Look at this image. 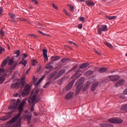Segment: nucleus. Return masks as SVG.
Instances as JSON below:
<instances>
[{
    "instance_id": "obj_38",
    "label": "nucleus",
    "mask_w": 127,
    "mask_h": 127,
    "mask_svg": "<svg viewBox=\"0 0 127 127\" xmlns=\"http://www.w3.org/2000/svg\"><path fill=\"white\" fill-rule=\"evenodd\" d=\"M77 65H75L73 67H72V69H70L69 70H68V72H71V71H73V70H74L75 71V70H76V69H77Z\"/></svg>"
},
{
    "instance_id": "obj_51",
    "label": "nucleus",
    "mask_w": 127,
    "mask_h": 127,
    "mask_svg": "<svg viewBox=\"0 0 127 127\" xmlns=\"http://www.w3.org/2000/svg\"><path fill=\"white\" fill-rule=\"evenodd\" d=\"M89 86H90V82H88L86 83V88H89Z\"/></svg>"
},
{
    "instance_id": "obj_48",
    "label": "nucleus",
    "mask_w": 127,
    "mask_h": 127,
    "mask_svg": "<svg viewBox=\"0 0 127 127\" xmlns=\"http://www.w3.org/2000/svg\"><path fill=\"white\" fill-rule=\"evenodd\" d=\"M53 7H54L56 9H58V7L55 5V4L52 3Z\"/></svg>"
},
{
    "instance_id": "obj_21",
    "label": "nucleus",
    "mask_w": 127,
    "mask_h": 127,
    "mask_svg": "<svg viewBox=\"0 0 127 127\" xmlns=\"http://www.w3.org/2000/svg\"><path fill=\"white\" fill-rule=\"evenodd\" d=\"M89 65H90L89 64V63H85L82 64L81 65H80L79 67L81 69H84L85 68H87V67H88V66H89Z\"/></svg>"
},
{
    "instance_id": "obj_13",
    "label": "nucleus",
    "mask_w": 127,
    "mask_h": 127,
    "mask_svg": "<svg viewBox=\"0 0 127 127\" xmlns=\"http://www.w3.org/2000/svg\"><path fill=\"white\" fill-rule=\"evenodd\" d=\"M65 72H66V70H65V69L61 70L59 72L58 75L55 77V79L56 80V79H58V78H60V77H61L62 75H63V74L65 73Z\"/></svg>"
},
{
    "instance_id": "obj_24",
    "label": "nucleus",
    "mask_w": 127,
    "mask_h": 127,
    "mask_svg": "<svg viewBox=\"0 0 127 127\" xmlns=\"http://www.w3.org/2000/svg\"><path fill=\"white\" fill-rule=\"evenodd\" d=\"M11 87L13 89H15V88H18V87H19V83L18 82L13 83L11 84Z\"/></svg>"
},
{
    "instance_id": "obj_34",
    "label": "nucleus",
    "mask_w": 127,
    "mask_h": 127,
    "mask_svg": "<svg viewBox=\"0 0 127 127\" xmlns=\"http://www.w3.org/2000/svg\"><path fill=\"white\" fill-rule=\"evenodd\" d=\"M105 44H106V45L108 46V47H109L110 48H113V46L111 44L109 43L108 42H105Z\"/></svg>"
},
{
    "instance_id": "obj_15",
    "label": "nucleus",
    "mask_w": 127,
    "mask_h": 127,
    "mask_svg": "<svg viewBox=\"0 0 127 127\" xmlns=\"http://www.w3.org/2000/svg\"><path fill=\"white\" fill-rule=\"evenodd\" d=\"M98 85H99L98 82H94L91 86V91H95V90L97 89V87H98Z\"/></svg>"
},
{
    "instance_id": "obj_62",
    "label": "nucleus",
    "mask_w": 127,
    "mask_h": 127,
    "mask_svg": "<svg viewBox=\"0 0 127 127\" xmlns=\"http://www.w3.org/2000/svg\"><path fill=\"white\" fill-rule=\"evenodd\" d=\"M18 93H16V94H15V97H17L18 96Z\"/></svg>"
},
{
    "instance_id": "obj_61",
    "label": "nucleus",
    "mask_w": 127,
    "mask_h": 127,
    "mask_svg": "<svg viewBox=\"0 0 127 127\" xmlns=\"http://www.w3.org/2000/svg\"><path fill=\"white\" fill-rule=\"evenodd\" d=\"M62 82V79H60L59 80V84H60V83H61Z\"/></svg>"
},
{
    "instance_id": "obj_57",
    "label": "nucleus",
    "mask_w": 127,
    "mask_h": 127,
    "mask_svg": "<svg viewBox=\"0 0 127 127\" xmlns=\"http://www.w3.org/2000/svg\"><path fill=\"white\" fill-rule=\"evenodd\" d=\"M117 16H111V19H116Z\"/></svg>"
},
{
    "instance_id": "obj_14",
    "label": "nucleus",
    "mask_w": 127,
    "mask_h": 127,
    "mask_svg": "<svg viewBox=\"0 0 127 127\" xmlns=\"http://www.w3.org/2000/svg\"><path fill=\"white\" fill-rule=\"evenodd\" d=\"M73 95H74V93L73 92H69L65 96V99L66 100H70V99H72L73 97Z\"/></svg>"
},
{
    "instance_id": "obj_30",
    "label": "nucleus",
    "mask_w": 127,
    "mask_h": 127,
    "mask_svg": "<svg viewBox=\"0 0 127 127\" xmlns=\"http://www.w3.org/2000/svg\"><path fill=\"white\" fill-rule=\"evenodd\" d=\"M9 15L12 19H14V18H15V14L12 13H9Z\"/></svg>"
},
{
    "instance_id": "obj_5",
    "label": "nucleus",
    "mask_w": 127,
    "mask_h": 127,
    "mask_svg": "<svg viewBox=\"0 0 127 127\" xmlns=\"http://www.w3.org/2000/svg\"><path fill=\"white\" fill-rule=\"evenodd\" d=\"M97 28L99 35L102 34V31H108V28L106 25H98Z\"/></svg>"
},
{
    "instance_id": "obj_2",
    "label": "nucleus",
    "mask_w": 127,
    "mask_h": 127,
    "mask_svg": "<svg viewBox=\"0 0 127 127\" xmlns=\"http://www.w3.org/2000/svg\"><path fill=\"white\" fill-rule=\"evenodd\" d=\"M20 103V100L19 99H18L17 100L15 99H12L11 100V104L10 106L8 107L9 110H11L12 112H10L9 113V116H4L3 117H2L1 118V120L2 121H7V120H8L10 117H11V115H12V113L16 110V108L17 107V106H18V104Z\"/></svg>"
},
{
    "instance_id": "obj_16",
    "label": "nucleus",
    "mask_w": 127,
    "mask_h": 127,
    "mask_svg": "<svg viewBox=\"0 0 127 127\" xmlns=\"http://www.w3.org/2000/svg\"><path fill=\"white\" fill-rule=\"evenodd\" d=\"M82 73H80V71H77L73 76V80H76V79H78L80 76H81Z\"/></svg>"
},
{
    "instance_id": "obj_40",
    "label": "nucleus",
    "mask_w": 127,
    "mask_h": 127,
    "mask_svg": "<svg viewBox=\"0 0 127 127\" xmlns=\"http://www.w3.org/2000/svg\"><path fill=\"white\" fill-rule=\"evenodd\" d=\"M0 33L1 36H4V31L2 29H1Z\"/></svg>"
},
{
    "instance_id": "obj_10",
    "label": "nucleus",
    "mask_w": 127,
    "mask_h": 127,
    "mask_svg": "<svg viewBox=\"0 0 127 127\" xmlns=\"http://www.w3.org/2000/svg\"><path fill=\"white\" fill-rule=\"evenodd\" d=\"M44 78H45V75H44L38 81V82L36 84V87L35 88L34 90H33V91H35V90H37L39 89V92L40 90V88H39V87H38V85H39V84H40V82H41V81H42V80H43V79H44Z\"/></svg>"
},
{
    "instance_id": "obj_12",
    "label": "nucleus",
    "mask_w": 127,
    "mask_h": 127,
    "mask_svg": "<svg viewBox=\"0 0 127 127\" xmlns=\"http://www.w3.org/2000/svg\"><path fill=\"white\" fill-rule=\"evenodd\" d=\"M124 84H125V79H120L115 84V86L120 87V86H123Z\"/></svg>"
},
{
    "instance_id": "obj_20",
    "label": "nucleus",
    "mask_w": 127,
    "mask_h": 127,
    "mask_svg": "<svg viewBox=\"0 0 127 127\" xmlns=\"http://www.w3.org/2000/svg\"><path fill=\"white\" fill-rule=\"evenodd\" d=\"M100 127H114V125L109 124H102L100 125Z\"/></svg>"
},
{
    "instance_id": "obj_54",
    "label": "nucleus",
    "mask_w": 127,
    "mask_h": 127,
    "mask_svg": "<svg viewBox=\"0 0 127 127\" xmlns=\"http://www.w3.org/2000/svg\"><path fill=\"white\" fill-rule=\"evenodd\" d=\"M123 94L124 95H127V89L124 91Z\"/></svg>"
},
{
    "instance_id": "obj_26",
    "label": "nucleus",
    "mask_w": 127,
    "mask_h": 127,
    "mask_svg": "<svg viewBox=\"0 0 127 127\" xmlns=\"http://www.w3.org/2000/svg\"><path fill=\"white\" fill-rule=\"evenodd\" d=\"M86 4L87 5H95V3L92 1H86Z\"/></svg>"
},
{
    "instance_id": "obj_8",
    "label": "nucleus",
    "mask_w": 127,
    "mask_h": 127,
    "mask_svg": "<svg viewBox=\"0 0 127 127\" xmlns=\"http://www.w3.org/2000/svg\"><path fill=\"white\" fill-rule=\"evenodd\" d=\"M84 80L85 78L84 77L80 78L78 81L75 83V87L76 88H79V87L84 83Z\"/></svg>"
},
{
    "instance_id": "obj_3",
    "label": "nucleus",
    "mask_w": 127,
    "mask_h": 127,
    "mask_svg": "<svg viewBox=\"0 0 127 127\" xmlns=\"http://www.w3.org/2000/svg\"><path fill=\"white\" fill-rule=\"evenodd\" d=\"M13 60H14V58L12 57L11 59H10L9 57H8L2 62L1 64L2 67H4V66L7 64V61H8V65H12V67H11V70H14V69L16 67L17 65V62H13Z\"/></svg>"
},
{
    "instance_id": "obj_9",
    "label": "nucleus",
    "mask_w": 127,
    "mask_h": 127,
    "mask_svg": "<svg viewBox=\"0 0 127 127\" xmlns=\"http://www.w3.org/2000/svg\"><path fill=\"white\" fill-rule=\"evenodd\" d=\"M74 83H75V79H72L66 86V91H69L73 87Z\"/></svg>"
},
{
    "instance_id": "obj_31",
    "label": "nucleus",
    "mask_w": 127,
    "mask_h": 127,
    "mask_svg": "<svg viewBox=\"0 0 127 127\" xmlns=\"http://www.w3.org/2000/svg\"><path fill=\"white\" fill-rule=\"evenodd\" d=\"M28 36L30 37H34L35 38H37V37H38V36L33 34H29Z\"/></svg>"
},
{
    "instance_id": "obj_1",
    "label": "nucleus",
    "mask_w": 127,
    "mask_h": 127,
    "mask_svg": "<svg viewBox=\"0 0 127 127\" xmlns=\"http://www.w3.org/2000/svg\"><path fill=\"white\" fill-rule=\"evenodd\" d=\"M39 92V89L37 90H33L31 92V96L29 98L28 103L31 106L30 108L31 112L34 111V105L40 100L39 95H38Z\"/></svg>"
},
{
    "instance_id": "obj_64",
    "label": "nucleus",
    "mask_w": 127,
    "mask_h": 127,
    "mask_svg": "<svg viewBox=\"0 0 127 127\" xmlns=\"http://www.w3.org/2000/svg\"><path fill=\"white\" fill-rule=\"evenodd\" d=\"M30 8L31 9H32V8H33V7L31 6V7H30Z\"/></svg>"
},
{
    "instance_id": "obj_63",
    "label": "nucleus",
    "mask_w": 127,
    "mask_h": 127,
    "mask_svg": "<svg viewBox=\"0 0 127 127\" xmlns=\"http://www.w3.org/2000/svg\"><path fill=\"white\" fill-rule=\"evenodd\" d=\"M34 116H37V113H34Z\"/></svg>"
},
{
    "instance_id": "obj_28",
    "label": "nucleus",
    "mask_w": 127,
    "mask_h": 127,
    "mask_svg": "<svg viewBox=\"0 0 127 127\" xmlns=\"http://www.w3.org/2000/svg\"><path fill=\"white\" fill-rule=\"evenodd\" d=\"M70 59L69 58H63L61 60L62 63H66L67 61H69Z\"/></svg>"
},
{
    "instance_id": "obj_36",
    "label": "nucleus",
    "mask_w": 127,
    "mask_h": 127,
    "mask_svg": "<svg viewBox=\"0 0 127 127\" xmlns=\"http://www.w3.org/2000/svg\"><path fill=\"white\" fill-rule=\"evenodd\" d=\"M38 32L39 33H40L42 35H44V36H49V35L43 33L42 31H38Z\"/></svg>"
},
{
    "instance_id": "obj_60",
    "label": "nucleus",
    "mask_w": 127,
    "mask_h": 127,
    "mask_svg": "<svg viewBox=\"0 0 127 127\" xmlns=\"http://www.w3.org/2000/svg\"><path fill=\"white\" fill-rule=\"evenodd\" d=\"M95 53H96V54H98V55H100V53L98 52V51L95 50Z\"/></svg>"
},
{
    "instance_id": "obj_18",
    "label": "nucleus",
    "mask_w": 127,
    "mask_h": 127,
    "mask_svg": "<svg viewBox=\"0 0 127 127\" xmlns=\"http://www.w3.org/2000/svg\"><path fill=\"white\" fill-rule=\"evenodd\" d=\"M51 59L53 62L55 61H58V60H60V57L59 56H52Z\"/></svg>"
},
{
    "instance_id": "obj_29",
    "label": "nucleus",
    "mask_w": 127,
    "mask_h": 127,
    "mask_svg": "<svg viewBox=\"0 0 127 127\" xmlns=\"http://www.w3.org/2000/svg\"><path fill=\"white\" fill-rule=\"evenodd\" d=\"M67 6H69L70 11H71L72 12H73V11H74V6H73V5H72L70 4H67Z\"/></svg>"
},
{
    "instance_id": "obj_43",
    "label": "nucleus",
    "mask_w": 127,
    "mask_h": 127,
    "mask_svg": "<svg viewBox=\"0 0 127 127\" xmlns=\"http://www.w3.org/2000/svg\"><path fill=\"white\" fill-rule=\"evenodd\" d=\"M2 51H4V49L3 48H1V47H0V54H1L2 53Z\"/></svg>"
},
{
    "instance_id": "obj_52",
    "label": "nucleus",
    "mask_w": 127,
    "mask_h": 127,
    "mask_svg": "<svg viewBox=\"0 0 127 127\" xmlns=\"http://www.w3.org/2000/svg\"><path fill=\"white\" fill-rule=\"evenodd\" d=\"M29 72H30V68H29V69H28L27 70L26 72V74H27V75L29 73Z\"/></svg>"
},
{
    "instance_id": "obj_50",
    "label": "nucleus",
    "mask_w": 127,
    "mask_h": 127,
    "mask_svg": "<svg viewBox=\"0 0 127 127\" xmlns=\"http://www.w3.org/2000/svg\"><path fill=\"white\" fill-rule=\"evenodd\" d=\"M82 27H83V25H82V24L78 25V28L79 29H82Z\"/></svg>"
},
{
    "instance_id": "obj_49",
    "label": "nucleus",
    "mask_w": 127,
    "mask_h": 127,
    "mask_svg": "<svg viewBox=\"0 0 127 127\" xmlns=\"http://www.w3.org/2000/svg\"><path fill=\"white\" fill-rule=\"evenodd\" d=\"M11 22H13V23H14L15 24L17 23V22L14 20H10Z\"/></svg>"
},
{
    "instance_id": "obj_11",
    "label": "nucleus",
    "mask_w": 127,
    "mask_h": 127,
    "mask_svg": "<svg viewBox=\"0 0 127 127\" xmlns=\"http://www.w3.org/2000/svg\"><path fill=\"white\" fill-rule=\"evenodd\" d=\"M108 78L109 79L111 80V81H117V80H119V79H120V76H119L118 75H110L108 76Z\"/></svg>"
},
{
    "instance_id": "obj_22",
    "label": "nucleus",
    "mask_w": 127,
    "mask_h": 127,
    "mask_svg": "<svg viewBox=\"0 0 127 127\" xmlns=\"http://www.w3.org/2000/svg\"><path fill=\"white\" fill-rule=\"evenodd\" d=\"M108 71V68L106 67H101L99 69V73H104V72H107Z\"/></svg>"
},
{
    "instance_id": "obj_33",
    "label": "nucleus",
    "mask_w": 127,
    "mask_h": 127,
    "mask_svg": "<svg viewBox=\"0 0 127 127\" xmlns=\"http://www.w3.org/2000/svg\"><path fill=\"white\" fill-rule=\"evenodd\" d=\"M43 53L44 57L47 56V50L43 49Z\"/></svg>"
},
{
    "instance_id": "obj_55",
    "label": "nucleus",
    "mask_w": 127,
    "mask_h": 127,
    "mask_svg": "<svg viewBox=\"0 0 127 127\" xmlns=\"http://www.w3.org/2000/svg\"><path fill=\"white\" fill-rule=\"evenodd\" d=\"M23 58H25H25L27 57V55H26V54H23Z\"/></svg>"
},
{
    "instance_id": "obj_27",
    "label": "nucleus",
    "mask_w": 127,
    "mask_h": 127,
    "mask_svg": "<svg viewBox=\"0 0 127 127\" xmlns=\"http://www.w3.org/2000/svg\"><path fill=\"white\" fill-rule=\"evenodd\" d=\"M94 73V71L93 70H87L85 74L86 76H91Z\"/></svg>"
},
{
    "instance_id": "obj_23",
    "label": "nucleus",
    "mask_w": 127,
    "mask_h": 127,
    "mask_svg": "<svg viewBox=\"0 0 127 127\" xmlns=\"http://www.w3.org/2000/svg\"><path fill=\"white\" fill-rule=\"evenodd\" d=\"M25 60V58H22V61L19 63V64H22V65H24V67H25L26 66V64H27V61Z\"/></svg>"
},
{
    "instance_id": "obj_56",
    "label": "nucleus",
    "mask_w": 127,
    "mask_h": 127,
    "mask_svg": "<svg viewBox=\"0 0 127 127\" xmlns=\"http://www.w3.org/2000/svg\"><path fill=\"white\" fill-rule=\"evenodd\" d=\"M44 57L45 58V60H46V61H48V57L47 56H46Z\"/></svg>"
},
{
    "instance_id": "obj_41",
    "label": "nucleus",
    "mask_w": 127,
    "mask_h": 127,
    "mask_svg": "<svg viewBox=\"0 0 127 127\" xmlns=\"http://www.w3.org/2000/svg\"><path fill=\"white\" fill-rule=\"evenodd\" d=\"M2 12H3V9L2 7H0V16L2 14Z\"/></svg>"
},
{
    "instance_id": "obj_4",
    "label": "nucleus",
    "mask_w": 127,
    "mask_h": 127,
    "mask_svg": "<svg viewBox=\"0 0 127 127\" xmlns=\"http://www.w3.org/2000/svg\"><path fill=\"white\" fill-rule=\"evenodd\" d=\"M25 105V101L23 100L18 108L19 111L18 115L10 121V123H11V124H13V123H14L18 119V118H19V116L21 115V114H22V112H23V107H24Z\"/></svg>"
},
{
    "instance_id": "obj_17",
    "label": "nucleus",
    "mask_w": 127,
    "mask_h": 127,
    "mask_svg": "<svg viewBox=\"0 0 127 127\" xmlns=\"http://www.w3.org/2000/svg\"><path fill=\"white\" fill-rule=\"evenodd\" d=\"M25 119H27L28 124H30V121H31V115L30 114H26L25 115Z\"/></svg>"
},
{
    "instance_id": "obj_42",
    "label": "nucleus",
    "mask_w": 127,
    "mask_h": 127,
    "mask_svg": "<svg viewBox=\"0 0 127 127\" xmlns=\"http://www.w3.org/2000/svg\"><path fill=\"white\" fill-rule=\"evenodd\" d=\"M4 81V78L0 76V82L2 83Z\"/></svg>"
},
{
    "instance_id": "obj_32",
    "label": "nucleus",
    "mask_w": 127,
    "mask_h": 127,
    "mask_svg": "<svg viewBox=\"0 0 127 127\" xmlns=\"http://www.w3.org/2000/svg\"><path fill=\"white\" fill-rule=\"evenodd\" d=\"M127 110V104L124 105L121 108V111H126Z\"/></svg>"
},
{
    "instance_id": "obj_35",
    "label": "nucleus",
    "mask_w": 127,
    "mask_h": 127,
    "mask_svg": "<svg viewBox=\"0 0 127 127\" xmlns=\"http://www.w3.org/2000/svg\"><path fill=\"white\" fill-rule=\"evenodd\" d=\"M50 84H51V82L50 81H48L44 86V88H48L49 86H50Z\"/></svg>"
},
{
    "instance_id": "obj_58",
    "label": "nucleus",
    "mask_w": 127,
    "mask_h": 127,
    "mask_svg": "<svg viewBox=\"0 0 127 127\" xmlns=\"http://www.w3.org/2000/svg\"><path fill=\"white\" fill-rule=\"evenodd\" d=\"M18 19H19V20H24V21H25V19H22V18H17Z\"/></svg>"
},
{
    "instance_id": "obj_47",
    "label": "nucleus",
    "mask_w": 127,
    "mask_h": 127,
    "mask_svg": "<svg viewBox=\"0 0 127 127\" xmlns=\"http://www.w3.org/2000/svg\"><path fill=\"white\" fill-rule=\"evenodd\" d=\"M32 1L34 2L35 4H38V2L37 1V0H32Z\"/></svg>"
},
{
    "instance_id": "obj_19",
    "label": "nucleus",
    "mask_w": 127,
    "mask_h": 127,
    "mask_svg": "<svg viewBox=\"0 0 127 127\" xmlns=\"http://www.w3.org/2000/svg\"><path fill=\"white\" fill-rule=\"evenodd\" d=\"M56 75H57V71H55L53 73H52V74H50L48 76L49 80H51V79H52V78H54V77H55V76H56Z\"/></svg>"
},
{
    "instance_id": "obj_37",
    "label": "nucleus",
    "mask_w": 127,
    "mask_h": 127,
    "mask_svg": "<svg viewBox=\"0 0 127 127\" xmlns=\"http://www.w3.org/2000/svg\"><path fill=\"white\" fill-rule=\"evenodd\" d=\"M15 54H16V57H18L20 54V51L19 50H17L16 52H15Z\"/></svg>"
},
{
    "instance_id": "obj_6",
    "label": "nucleus",
    "mask_w": 127,
    "mask_h": 127,
    "mask_svg": "<svg viewBox=\"0 0 127 127\" xmlns=\"http://www.w3.org/2000/svg\"><path fill=\"white\" fill-rule=\"evenodd\" d=\"M29 91H30V85H29V84H27L25 85L24 90L22 92V97H25L26 95H28Z\"/></svg>"
},
{
    "instance_id": "obj_45",
    "label": "nucleus",
    "mask_w": 127,
    "mask_h": 127,
    "mask_svg": "<svg viewBox=\"0 0 127 127\" xmlns=\"http://www.w3.org/2000/svg\"><path fill=\"white\" fill-rule=\"evenodd\" d=\"M68 43H69V44H71V45L73 44V45H76V43H75L71 41H69L68 42Z\"/></svg>"
},
{
    "instance_id": "obj_46",
    "label": "nucleus",
    "mask_w": 127,
    "mask_h": 127,
    "mask_svg": "<svg viewBox=\"0 0 127 127\" xmlns=\"http://www.w3.org/2000/svg\"><path fill=\"white\" fill-rule=\"evenodd\" d=\"M21 83H22V86H24V78H22Z\"/></svg>"
},
{
    "instance_id": "obj_7",
    "label": "nucleus",
    "mask_w": 127,
    "mask_h": 127,
    "mask_svg": "<svg viewBox=\"0 0 127 127\" xmlns=\"http://www.w3.org/2000/svg\"><path fill=\"white\" fill-rule=\"evenodd\" d=\"M123 122V120L119 118H111L109 120V122L111 124H122Z\"/></svg>"
},
{
    "instance_id": "obj_59",
    "label": "nucleus",
    "mask_w": 127,
    "mask_h": 127,
    "mask_svg": "<svg viewBox=\"0 0 127 127\" xmlns=\"http://www.w3.org/2000/svg\"><path fill=\"white\" fill-rule=\"evenodd\" d=\"M107 18L108 19H109V20H112L111 16H107Z\"/></svg>"
},
{
    "instance_id": "obj_39",
    "label": "nucleus",
    "mask_w": 127,
    "mask_h": 127,
    "mask_svg": "<svg viewBox=\"0 0 127 127\" xmlns=\"http://www.w3.org/2000/svg\"><path fill=\"white\" fill-rule=\"evenodd\" d=\"M79 21H84L85 20V17H79Z\"/></svg>"
},
{
    "instance_id": "obj_44",
    "label": "nucleus",
    "mask_w": 127,
    "mask_h": 127,
    "mask_svg": "<svg viewBox=\"0 0 127 127\" xmlns=\"http://www.w3.org/2000/svg\"><path fill=\"white\" fill-rule=\"evenodd\" d=\"M36 64V61L35 60H33L32 62L33 66H35Z\"/></svg>"
},
{
    "instance_id": "obj_25",
    "label": "nucleus",
    "mask_w": 127,
    "mask_h": 127,
    "mask_svg": "<svg viewBox=\"0 0 127 127\" xmlns=\"http://www.w3.org/2000/svg\"><path fill=\"white\" fill-rule=\"evenodd\" d=\"M46 69H50L51 70H53V66L51 65V63L48 64H46Z\"/></svg>"
},
{
    "instance_id": "obj_53",
    "label": "nucleus",
    "mask_w": 127,
    "mask_h": 127,
    "mask_svg": "<svg viewBox=\"0 0 127 127\" xmlns=\"http://www.w3.org/2000/svg\"><path fill=\"white\" fill-rule=\"evenodd\" d=\"M64 13H65V14L66 15H69V14H68V13H67V11H66V9H64Z\"/></svg>"
}]
</instances>
